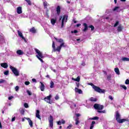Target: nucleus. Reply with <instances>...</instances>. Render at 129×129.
I'll list each match as a JSON object with an SVG mask.
<instances>
[{"label": "nucleus", "instance_id": "obj_62", "mask_svg": "<svg viewBox=\"0 0 129 129\" xmlns=\"http://www.w3.org/2000/svg\"><path fill=\"white\" fill-rule=\"evenodd\" d=\"M80 26H81V24H77V28L80 27Z\"/></svg>", "mask_w": 129, "mask_h": 129}, {"label": "nucleus", "instance_id": "obj_63", "mask_svg": "<svg viewBox=\"0 0 129 129\" xmlns=\"http://www.w3.org/2000/svg\"><path fill=\"white\" fill-rule=\"evenodd\" d=\"M3 127V126L2 125V123L0 121V128H2Z\"/></svg>", "mask_w": 129, "mask_h": 129}, {"label": "nucleus", "instance_id": "obj_2", "mask_svg": "<svg viewBox=\"0 0 129 129\" xmlns=\"http://www.w3.org/2000/svg\"><path fill=\"white\" fill-rule=\"evenodd\" d=\"M115 118H116V120L118 122V123H122L125 121H129V120L128 118L120 119V114H119L118 111H116Z\"/></svg>", "mask_w": 129, "mask_h": 129}, {"label": "nucleus", "instance_id": "obj_40", "mask_svg": "<svg viewBox=\"0 0 129 129\" xmlns=\"http://www.w3.org/2000/svg\"><path fill=\"white\" fill-rule=\"evenodd\" d=\"M29 6H31V5H32V3H31V1L30 0H25Z\"/></svg>", "mask_w": 129, "mask_h": 129}, {"label": "nucleus", "instance_id": "obj_49", "mask_svg": "<svg viewBox=\"0 0 129 129\" xmlns=\"http://www.w3.org/2000/svg\"><path fill=\"white\" fill-rule=\"evenodd\" d=\"M76 86L77 88H79V85H80V83H76Z\"/></svg>", "mask_w": 129, "mask_h": 129}, {"label": "nucleus", "instance_id": "obj_25", "mask_svg": "<svg viewBox=\"0 0 129 129\" xmlns=\"http://www.w3.org/2000/svg\"><path fill=\"white\" fill-rule=\"evenodd\" d=\"M90 119H91V120H98V119H99V117L97 116H95L93 118H90Z\"/></svg>", "mask_w": 129, "mask_h": 129}, {"label": "nucleus", "instance_id": "obj_43", "mask_svg": "<svg viewBox=\"0 0 129 129\" xmlns=\"http://www.w3.org/2000/svg\"><path fill=\"white\" fill-rule=\"evenodd\" d=\"M24 107H25V108H28V107H29V105L28 104V103H24Z\"/></svg>", "mask_w": 129, "mask_h": 129}, {"label": "nucleus", "instance_id": "obj_58", "mask_svg": "<svg viewBox=\"0 0 129 129\" xmlns=\"http://www.w3.org/2000/svg\"><path fill=\"white\" fill-rule=\"evenodd\" d=\"M61 123L62 124H65V120H64L63 119H62L61 120Z\"/></svg>", "mask_w": 129, "mask_h": 129}, {"label": "nucleus", "instance_id": "obj_17", "mask_svg": "<svg viewBox=\"0 0 129 129\" xmlns=\"http://www.w3.org/2000/svg\"><path fill=\"white\" fill-rule=\"evenodd\" d=\"M1 66L5 69L8 67V63L6 62L1 63Z\"/></svg>", "mask_w": 129, "mask_h": 129}, {"label": "nucleus", "instance_id": "obj_19", "mask_svg": "<svg viewBox=\"0 0 129 129\" xmlns=\"http://www.w3.org/2000/svg\"><path fill=\"white\" fill-rule=\"evenodd\" d=\"M17 54L18 55H23L24 54V51H23L21 49H19L16 52Z\"/></svg>", "mask_w": 129, "mask_h": 129}, {"label": "nucleus", "instance_id": "obj_18", "mask_svg": "<svg viewBox=\"0 0 129 129\" xmlns=\"http://www.w3.org/2000/svg\"><path fill=\"white\" fill-rule=\"evenodd\" d=\"M83 25L84 27V28L83 29V32H86V31H87V30H88V26H87V24L84 23Z\"/></svg>", "mask_w": 129, "mask_h": 129}, {"label": "nucleus", "instance_id": "obj_15", "mask_svg": "<svg viewBox=\"0 0 129 129\" xmlns=\"http://www.w3.org/2000/svg\"><path fill=\"white\" fill-rule=\"evenodd\" d=\"M56 22H57V18L51 19L50 20V22H51V24L52 25V26H54L55 24H56Z\"/></svg>", "mask_w": 129, "mask_h": 129}, {"label": "nucleus", "instance_id": "obj_51", "mask_svg": "<svg viewBox=\"0 0 129 129\" xmlns=\"http://www.w3.org/2000/svg\"><path fill=\"white\" fill-rule=\"evenodd\" d=\"M55 100H58V99H59V96L58 95L55 96Z\"/></svg>", "mask_w": 129, "mask_h": 129}, {"label": "nucleus", "instance_id": "obj_61", "mask_svg": "<svg viewBox=\"0 0 129 129\" xmlns=\"http://www.w3.org/2000/svg\"><path fill=\"white\" fill-rule=\"evenodd\" d=\"M103 73L105 75H107V73L106 72V71H103Z\"/></svg>", "mask_w": 129, "mask_h": 129}, {"label": "nucleus", "instance_id": "obj_34", "mask_svg": "<svg viewBox=\"0 0 129 129\" xmlns=\"http://www.w3.org/2000/svg\"><path fill=\"white\" fill-rule=\"evenodd\" d=\"M50 88H54V82L52 81H50Z\"/></svg>", "mask_w": 129, "mask_h": 129}, {"label": "nucleus", "instance_id": "obj_32", "mask_svg": "<svg viewBox=\"0 0 129 129\" xmlns=\"http://www.w3.org/2000/svg\"><path fill=\"white\" fill-rule=\"evenodd\" d=\"M120 87L123 88L124 90H126V89H127V88L124 85H121Z\"/></svg>", "mask_w": 129, "mask_h": 129}, {"label": "nucleus", "instance_id": "obj_48", "mask_svg": "<svg viewBox=\"0 0 129 129\" xmlns=\"http://www.w3.org/2000/svg\"><path fill=\"white\" fill-rule=\"evenodd\" d=\"M25 85H29L30 84V82H29V81H26V82H25Z\"/></svg>", "mask_w": 129, "mask_h": 129}, {"label": "nucleus", "instance_id": "obj_42", "mask_svg": "<svg viewBox=\"0 0 129 129\" xmlns=\"http://www.w3.org/2000/svg\"><path fill=\"white\" fill-rule=\"evenodd\" d=\"M9 71H6L4 72V75H9Z\"/></svg>", "mask_w": 129, "mask_h": 129}, {"label": "nucleus", "instance_id": "obj_12", "mask_svg": "<svg viewBox=\"0 0 129 129\" xmlns=\"http://www.w3.org/2000/svg\"><path fill=\"white\" fill-rule=\"evenodd\" d=\"M75 91L76 93H79V94H82V90L78 89V88H75Z\"/></svg>", "mask_w": 129, "mask_h": 129}, {"label": "nucleus", "instance_id": "obj_14", "mask_svg": "<svg viewBox=\"0 0 129 129\" xmlns=\"http://www.w3.org/2000/svg\"><path fill=\"white\" fill-rule=\"evenodd\" d=\"M36 116L39 119H41V115H40V111L39 110H36Z\"/></svg>", "mask_w": 129, "mask_h": 129}, {"label": "nucleus", "instance_id": "obj_10", "mask_svg": "<svg viewBox=\"0 0 129 129\" xmlns=\"http://www.w3.org/2000/svg\"><path fill=\"white\" fill-rule=\"evenodd\" d=\"M56 12L57 13V14L58 15H60V14H61V7L59 6H58L56 7Z\"/></svg>", "mask_w": 129, "mask_h": 129}, {"label": "nucleus", "instance_id": "obj_6", "mask_svg": "<svg viewBox=\"0 0 129 129\" xmlns=\"http://www.w3.org/2000/svg\"><path fill=\"white\" fill-rule=\"evenodd\" d=\"M93 107L97 110H102L104 107L103 105H99V104H94Z\"/></svg>", "mask_w": 129, "mask_h": 129}, {"label": "nucleus", "instance_id": "obj_36", "mask_svg": "<svg viewBox=\"0 0 129 129\" xmlns=\"http://www.w3.org/2000/svg\"><path fill=\"white\" fill-rule=\"evenodd\" d=\"M89 28H91V31H93L95 29L94 26L93 25H91L89 26Z\"/></svg>", "mask_w": 129, "mask_h": 129}, {"label": "nucleus", "instance_id": "obj_57", "mask_svg": "<svg viewBox=\"0 0 129 129\" xmlns=\"http://www.w3.org/2000/svg\"><path fill=\"white\" fill-rule=\"evenodd\" d=\"M14 98L13 96H10L8 98L9 100H11V99H13Z\"/></svg>", "mask_w": 129, "mask_h": 129}, {"label": "nucleus", "instance_id": "obj_35", "mask_svg": "<svg viewBox=\"0 0 129 129\" xmlns=\"http://www.w3.org/2000/svg\"><path fill=\"white\" fill-rule=\"evenodd\" d=\"M48 3L45 1L44 3H43V6L45 8V9H47V7H48Z\"/></svg>", "mask_w": 129, "mask_h": 129}, {"label": "nucleus", "instance_id": "obj_4", "mask_svg": "<svg viewBox=\"0 0 129 129\" xmlns=\"http://www.w3.org/2000/svg\"><path fill=\"white\" fill-rule=\"evenodd\" d=\"M35 51L37 54L36 55L37 58L38 59V60H39V61H40V62H41V63H44V60H43L42 59L44 58V55H43V53H42V52H40V50L37 48L35 49Z\"/></svg>", "mask_w": 129, "mask_h": 129}, {"label": "nucleus", "instance_id": "obj_16", "mask_svg": "<svg viewBox=\"0 0 129 129\" xmlns=\"http://www.w3.org/2000/svg\"><path fill=\"white\" fill-rule=\"evenodd\" d=\"M40 83L41 84V86L40 87V90L41 91H44V90L45 89V85L43 83H42V82H40Z\"/></svg>", "mask_w": 129, "mask_h": 129}, {"label": "nucleus", "instance_id": "obj_27", "mask_svg": "<svg viewBox=\"0 0 129 129\" xmlns=\"http://www.w3.org/2000/svg\"><path fill=\"white\" fill-rule=\"evenodd\" d=\"M48 121H54V118H53V116L50 115L49 117L48 118Z\"/></svg>", "mask_w": 129, "mask_h": 129}, {"label": "nucleus", "instance_id": "obj_37", "mask_svg": "<svg viewBox=\"0 0 129 129\" xmlns=\"http://www.w3.org/2000/svg\"><path fill=\"white\" fill-rule=\"evenodd\" d=\"M49 126L50 127H51V128H53V121H49Z\"/></svg>", "mask_w": 129, "mask_h": 129}, {"label": "nucleus", "instance_id": "obj_5", "mask_svg": "<svg viewBox=\"0 0 129 129\" xmlns=\"http://www.w3.org/2000/svg\"><path fill=\"white\" fill-rule=\"evenodd\" d=\"M10 68L12 70L13 73L15 75V76H20V72L16 68L13 67V66H10Z\"/></svg>", "mask_w": 129, "mask_h": 129}, {"label": "nucleus", "instance_id": "obj_60", "mask_svg": "<svg viewBox=\"0 0 129 129\" xmlns=\"http://www.w3.org/2000/svg\"><path fill=\"white\" fill-rule=\"evenodd\" d=\"M81 114H79V113H77V114H76V116L77 117H79V116H81Z\"/></svg>", "mask_w": 129, "mask_h": 129}, {"label": "nucleus", "instance_id": "obj_64", "mask_svg": "<svg viewBox=\"0 0 129 129\" xmlns=\"http://www.w3.org/2000/svg\"><path fill=\"white\" fill-rule=\"evenodd\" d=\"M105 20H108V19H109V17H106L105 18Z\"/></svg>", "mask_w": 129, "mask_h": 129}, {"label": "nucleus", "instance_id": "obj_20", "mask_svg": "<svg viewBox=\"0 0 129 129\" xmlns=\"http://www.w3.org/2000/svg\"><path fill=\"white\" fill-rule=\"evenodd\" d=\"M89 100H90V101L96 102V101H97V99L96 98H94L93 97H92L90 98Z\"/></svg>", "mask_w": 129, "mask_h": 129}, {"label": "nucleus", "instance_id": "obj_39", "mask_svg": "<svg viewBox=\"0 0 129 129\" xmlns=\"http://www.w3.org/2000/svg\"><path fill=\"white\" fill-rule=\"evenodd\" d=\"M97 112H98L99 113H105V110H103V111H100V110H97Z\"/></svg>", "mask_w": 129, "mask_h": 129}, {"label": "nucleus", "instance_id": "obj_22", "mask_svg": "<svg viewBox=\"0 0 129 129\" xmlns=\"http://www.w3.org/2000/svg\"><path fill=\"white\" fill-rule=\"evenodd\" d=\"M123 27L121 26H119L117 27V32H121L122 31Z\"/></svg>", "mask_w": 129, "mask_h": 129}, {"label": "nucleus", "instance_id": "obj_11", "mask_svg": "<svg viewBox=\"0 0 129 129\" xmlns=\"http://www.w3.org/2000/svg\"><path fill=\"white\" fill-rule=\"evenodd\" d=\"M24 118H25L26 119H27V120L28 121V122L29 123V125H30V126L31 127H33V121H32V120H31V119L30 118L24 117Z\"/></svg>", "mask_w": 129, "mask_h": 129}, {"label": "nucleus", "instance_id": "obj_29", "mask_svg": "<svg viewBox=\"0 0 129 129\" xmlns=\"http://www.w3.org/2000/svg\"><path fill=\"white\" fill-rule=\"evenodd\" d=\"M121 60H122V61H123V62H125V61H129V58L128 57H122Z\"/></svg>", "mask_w": 129, "mask_h": 129}, {"label": "nucleus", "instance_id": "obj_33", "mask_svg": "<svg viewBox=\"0 0 129 129\" xmlns=\"http://www.w3.org/2000/svg\"><path fill=\"white\" fill-rule=\"evenodd\" d=\"M107 80H108V81L111 80V74L107 75Z\"/></svg>", "mask_w": 129, "mask_h": 129}, {"label": "nucleus", "instance_id": "obj_3", "mask_svg": "<svg viewBox=\"0 0 129 129\" xmlns=\"http://www.w3.org/2000/svg\"><path fill=\"white\" fill-rule=\"evenodd\" d=\"M88 84L89 85H91V86L92 87L93 89H94L96 92H98L99 93H105V90L101 89L100 88H99V87L94 85V84H93V83H90Z\"/></svg>", "mask_w": 129, "mask_h": 129}, {"label": "nucleus", "instance_id": "obj_7", "mask_svg": "<svg viewBox=\"0 0 129 129\" xmlns=\"http://www.w3.org/2000/svg\"><path fill=\"white\" fill-rule=\"evenodd\" d=\"M51 97L52 95H50L44 98V100L47 102V103H49V104H52V101H51Z\"/></svg>", "mask_w": 129, "mask_h": 129}, {"label": "nucleus", "instance_id": "obj_38", "mask_svg": "<svg viewBox=\"0 0 129 129\" xmlns=\"http://www.w3.org/2000/svg\"><path fill=\"white\" fill-rule=\"evenodd\" d=\"M118 24H119V22L116 21L113 26L114 28H115V27H117V26H118Z\"/></svg>", "mask_w": 129, "mask_h": 129}, {"label": "nucleus", "instance_id": "obj_28", "mask_svg": "<svg viewBox=\"0 0 129 129\" xmlns=\"http://www.w3.org/2000/svg\"><path fill=\"white\" fill-rule=\"evenodd\" d=\"M68 19V16H67V15H64L63 16L61 21L64 22L65 20H67Z\"/></svg>", "mask_w": 129, "mask_h": 129}, {"label": "nucleus", "instance_id": "obj_59", "mask_svg": "<svg viewBox=\"0 0 129 129\" xmlns=\"http://www.w3.org/2000/svg\"><path fill=\"white\" fill-rule=\"evenodd\" d=\"M4 82H5V80H0V83H4Z\"/></svg>", "mask_w": 129, "mask_h": 129}, {"label": "nucleus", "instance_id": "obj_8", "mask_svg": "<svg viewBox=\"0 0 129 129\" xmlns=\"http://www.w3.org/2000/svg\"><path fill=\"white\" fill-rule=\"evenodd\" d=\"M18 36L22 38V39L23 40H25L26 38H25V37H24V36H23V33H22V32L20 31V30H18Z\"/></svg>", "mask_w": 129, "mask_h": 129}, {"label": "nucleus", "instance_id": "obj_47", "mask_svg": "<svg viewBox=\"0 0 129 129\" xmlns=\"http://www.w3.org/2000/svg\"><path fill=\"white\" fill-rule=\"evenodd\" d=\"M72 126H73V125H72V124H70L69 126H68L67 128L71 129V127H72Z\"/></svg>", "mask_w": 129, "mask_h": 129}, {"label": "nucleus", "instance_id": "obj_50", "mask_svg": "<svg viewBox=\"0 0 129 129\" xmlns=\"http://www.w3.org/2000/svg\"><path fill=\"white\" fill-rule=\"evenodd\" d=\"M32 82H35V83H37V80L35 79H32Z\"/></svg>", "mask_w": 129, "mask_h": 129}, {"label": "nucleus", "instance_id": "obj_53", "mask_svg": "<svg viewBox=\"0 0 129 129\" xmlns=\"http://www.w3.org/2000/svg\"><path fill=\"white\" fill-rule=\"evenodd\" d=\"M57 122V124L58 125H61V124H62V123H61V122L60 121H58Z\"/></svg>", "mask_w": 129, "mask_h": 129}, {"label": "nucleus", "instance_id": "obj_13", "mask_svg": "<svg viewBox=\"0 0 129 129\" xmlns=\"http://www.w3.org/2000/svg\"><path fill=\"white\" fill-rule=\"evenodd\" d=\"M29 32L30 33H32L33 34H36L37 33V30L35 29V27H32L30 29H29Z\"/></svg>", "mask_w": 129, "mask_h": 129}, {"label": "nucleus", "instance_id": "obj_44", "mask_svg": "<svg viewBox=\"0 0 129 129\" xmlns=\"http://www.w3.org/2000/svg\"><path fill=\"white\" fill-rule=\"evenodd\" d=\"M72 34H73V33H74V34H77V33H78V31H77V30H75L73 32V31H71Z\"/></svg>", "mask_w": 129, "mask_h": 129}, {"label": "nucleus", "instance_id": "obj_9", "mask_svg": "<svg viewBox=\"0 0 129 129\" xmlns=\"http://www.w3.org/2000/svg\"><path fill=\"white\" fill-rule=\"evenodd\" d=\"M17 13L18 15H20V14H22L23 10H22V7H18L17 9Z\"/></svg>", "mask_w": 129, "mask_h": 129}, {"label": "nucleus", "instance_id": "obj_23", "mask_svg": "<svg viewBox=\"0 0 129 129\" xmlns=\"http://www.w3.org/2000/svg\"><path fill=\"white\" fill-rule=\"evenodd\" d=\"M94 124H95V121H92V123L91 124L90 129H93L94 127Z\"/></svg>", "mask_w": 129, "mask_h": 129}, {"label": "nucleus", "instance_id": "obj_24", "mask_svg": "<svg viewBox=\"0 0 129 129\" xmlns=\"http://www.w3.org/2000/svg\"><path fill=\"white\" fill-rule=\"evenodd\" d=\"M52 47L54 52H56V47L55 46V42L54 41L52 42Z\"/></svg>", "mask_w": 129, "mask_h": 129}, {"label": "nucleus", "instance_id": "obj_1", "mask_svg": "<svg viewBox=\"0 0 129 129\" xmlns=\"http://www.w3.org/2000/svg\"><path fill=\"white\" fill-rule=\"evenodd\" d=\"M55 40L57 42V43H60V44L59 46H57L55 48V51H57V52H60L61 51V48L63 47V48H66L67 45H65V42H64V40L62 38L58 39L56 37H54Z\"/></svg>", "mask_w": 129, "mask_h": 129}, {"label": "nucleus", "instance_id": "obj_55", "mask_svg": "<svg viewBox=\"0 0 129 129\" xmlns=\"http://www.w3.org/2000/svg\"><path fill=\"white\" fill-rule=\"evenodd\" d=\"M109 99H110L111 100H113V98L112 97V96H109Z\"/></svg>", "mask_w": 129, "mask_h": 129}, {"label": "nucleus", "instance_id": "obj_30", "mask_svg": "<svg viewBox=\"0 0 129 129\" xmlns=\"http://www.w3.org/2000/svg\"><path fill=\"white\" fill-rule=\"evenodd\" d=\"M20 111L21 114H22V115H24L25 114V110L23 108L20 109Z\"/></svg>", "mask_w": 129, "mask_h": 129}, {"label": "nucleus", "instance_id": "obj_46", "mask_svg": "<svg viewBox=\"0 0 129 129\" xmlns=\"http://www.w3.org/2000/svg\"><path fill=\"white\" fill-rule=\"evenodd\" d=\"M27 93H28V95H32V93H31V91L29 90H27Z\"/></svg>", "mask_w": 129, "mask_h": 129}, {"label": "nucleus", "instance_id": "obj_21", "mask_svg": "<svg viewBox=\"0 0 129 129\" xmlns=\"http://www.w3.org/2000/svg\"><path fill=\"white\" fill-rule=\"evenodd\" d=\"M72 80H74V81H77V82H80V77L78 76L76 79H74V78H72Z\"/></svg>", "mask_w": 129, "mask_h": 129}, {"label": "nucleus", "instance_id": "obj_56", "mask_svg": "<svg viewBox=\"0 0 129 129\" xmlns=\"http://www.w3.org/2000/svg\"><path fill=\"white\" fill-rule=\"evenodd\" d=\"M16 120V117H14L12 118L11 121H15Z\"/></svg>", "mask_w": 129, "mask_h": 129}, {"label": "nucleus", "instance_id": "obj_26", "mask_svg": "<svg viewBox=\"0 0 129 129\" xmlns=\"http://www.w3.org/2000/svg\"><path fill=\"white\" fill-rule=\"evenodd\" d=\"M114 71L118 75H119V69L118 68H116L114 69Z\"/></svg>", "mask_w": 129, "mask_h": 129}, {"label": "nucleus", "instance_id": "obj_52", "mask_svg": "<svg viewBox=\"0 0 129 129\" xmlns=\"http://www.w3.org/2000/svg\"><path fill=\"white\" fill-rule=\"evenodd\" d=\"M64 27V21H61V28H63Z\"/></svg>", "mask_w": 129, "mask_h": 129}, {"label": "nucleus", "instance_id": "obj_41", "mask_svg": "<svg viewBox=\"0 0 129 129\" xmlns=\"http://www.w3.org/2000/svg\"><path fill=\"white\" fill-rule=\"evenodd\" d=\"M118 9H119V7H115L113 9V12H115V11H117V10H118Z\"/></svg>", "mask_w": 129, "mask_h": 129}, {"label": "nucleus", "instance_id": "obj_54", "mask_svg": "<svg viewBox=\"0 0 129 129\" xmlns=\"http://www.w3.org/2000/svg\"><path fill=\"white\" fill-rule=\"evenodd\" d=\"M19 86H16V87H15V90H16V91H18V90H19Z\"/></svg>", "mask_w": 129, "mask_h": 129}, {"label": "nucleus", "instance_id": "obj_45", "mask_svg": "<svg viewBox=\"0 0 129 129\" xmlns=\"http://www.w3.org/2000/svg\"><path fill=\"white\" fill-rule=\"evenodd\" d=\"M125 84L128 85L129 84V80L126 79L125 82Z\"/></svg>", "mask_w": 129, "mask_h": 129}, {"label": "nucleus", "instance_id": "obj_31", "mask_svg": "<svg viewBox=\"0 0 129 129\" xmlns=\"http://www.w3.org/2000/svg\"><path fill=\"white\" fill-rule=\"evenodd\" d=\"M75 121H76V125H78V124H79V118L77 117L75 119Z\"/></svg>", "mask_w": 129, "mask_h": 129}]
</instances>
